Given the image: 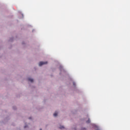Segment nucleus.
<instances>
[{
    "mask_svg": "<svg viewBox=\"0 0 130 130\" xmlns=\"http://www.w3.org/2000/svg\"><path fill=\"white\" fill-rule=\"evenodd\" d=\"M47 61H46V62L41 61L40 62L39 66L40 67H41V66H43V64H47Z\"/></svg>",
    "mask_w": 130,
    "mask_h": 130,
    "instance_id": "1",
    "label": "nucleus"
},
{
    "mask_svg": "<svg viewBox=\"0 0 130 130\" xmlns=\"http://www.w3.org/2000/svg\"><path fill=\"white\" fill-rule=\"evenodd\" d=\"M53 116H57V112H55L54 113Z\"/></svg>",
    "mask_w": 130,
    "mask_h": 130,
    "instance_id": "2",
    "label": "nucleus"
},
{
    "mask_svg": "<svg viewBox=\"0 0 130 130\" xmlns=\"http://www.w3.org/2000/svg\"><path fill=\"white\" fill-rule=\"evenodd\" d=\"M28 81L29 82H33L34 80L33 79H31V78H29V79H28Z\"/></svg>",
    "mask_w": 130,
    "mask_h": 130,
    "instance_id": "3",
    "label": "nucleus"
},
{
    "mask_svg": "<svg viewBox=\"0 0 130 130\" xmlns=\"http://www.w3.org/2000/svg\"><path fill=\"white\" fill-rule=\"evenodd\" d=\"M59 128L60 129H62V128H64V127L63 126H61L59 127Z\"/></svg>",
    "mask_w": 130,
    "mask_h": 130,
    "instance_id": "4",
    "label": "nucleus"
},
{
    "mask_svg": "<svg viewBox=\"0 0 130 130\" xmlns=\"http://www.w3.org/2000/svg\"><path fill=\"white\" fill-rule=\"evenodd\" d=\"M87 123H89L90 122V119H88V121H86Z\"/></svg>",
    "mask_w": 130,
    "mask_h": 130,
    "instance_id": "5",
    "label": "nucleus"
},
{
    "mask_svg": "<svg viewBox=\"0 0 130 130\" xmlns=\"http://www.w3.org/2000/svg\"><path fill=\"white\" fill-rule=\"evenodd\" d=\"M27 127V125L24 126V128H26Z\"/></svg>",
    "mask_w": 130,
    "mask_h": 130,
    "instance_id": "6",
    "label": "nucleus"
},
{
    "mask_svg": "<svg viewBox=\"0 0 130 130\" xmlns=\"http://www.w3.org/2000/svg\"><path fill=\"white\" fill-rule=\"evenodd\" d=\"M29 119H31V117H29Z\"/></svg>",
    "mask_w": 130,
    "mask_h": 130,
    "instance_id": "7",
    "label": "nucleus"
},
{
    "mask_svg": "<svg viewBox=\"0 0 130 130\" xmlns=\"http://www.w3.org/2000/svg\"><path fill=\"white\" fill-rule=\"evenodd\" d=\"M40 130H42V129H40Z\"/></svg>",
    "mask_w": 130,
    "mask_h": 130,
    "instance_id": "8",
    "label": "nucleus"
}]
</instances>
